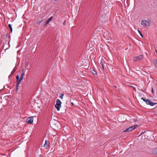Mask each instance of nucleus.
<instances>
[{
    "instance_id": "obj_1",
    "label": "nucleus",
    "mask_w": 157,
    "mask_h": 157,
    "mask_svg": "<svg viewBox=\"0 0 157 157\" xmlns=\"http://www.w3.org/2000/svg\"><path fill=\"white\" fill-rule=\"evenodd\" d=\"M141 24L144 27L150 26L151 25V22L148 19L147 20L143 19L141 21Z\"/></svg>"
},
{
    "instance_id": "obj_2",
    "label": "nucleus",
    "mask_w": 157,
    "mask_h": 157,
    "mask_svg": "<svg viewBox=\"0 0 157 157\" xmlns=\"http://www.w3.org/2000/svg\"><path fill=\"white\" fill-rule=\"evenodd\" d=\"M141 99L143 100L147 104L150 105L151 106H153L154 105L157 104V103L152 102L149 99H145V98L143 97Z\"/></svg>"
},
{
    "instance_id": "obj_3",
    "label": "nucleus",
    "mask_w": 157,
    "mask_h": 157,
    "mask_svg": "<svg viewBox=\"0 0 157 157\" xmlns=\"http://www.w3.org/2000/svg\"><path fill=\"white\" fill-rule=\"evenodd\" d=\"M62 102L59 99H57L56 101V104L55 105V107L58 111H59L61 107Z\"/></svg>"
},
{
    "instance_id": "obj_4",
    "label": "nucleus",
    "mask_w": 157,
    "mask_h": 157,
    "mask_svg": "<svg viewBox=\"0 0 157 157\" xmlns=\"http://www.w3.org/2000/svg\"><path fill=\"white\" fill-rule=\"evenodd\" d=\"M144 58L143 55H140L134 57L133 58V61L135 62L137 61L141 60H142Z\"/></svg>"
},
{
    "instance_id": "obj_5",
    "label": "nucleus",
    "mask_w": 157,
    "mask_h": 157,
    "mask_svg": "<svg viewBox=\"0 0 157 157\" xmlns=\"http://www.w3.org/2000/svg\"><path fill=\"white\" fill-rule=\"evenodd\" d=\"M137 126L138 125L137 124L132 126L129 127V128H127L125 130H124V132H126L131 131L135 129Z\"/></svg>"
},
{
    "instance_id": "obj_6",
    "label": "nucleus",
    "mask_w": 157,
    "mask_h": 157,
    "mask_svg": "<svg viewBox=\"0 0 157 157\" xmlns=\"http://www.w3.org/2000/svg\"><path fill=\"white\" fill-rule=\"evenodd\" d=\"M33 117H29L27 118L26 120L27 123L28 124H31L33 122Z\"/></svg>"
},
{
    "instance_id": "obj_7",
    "label": "nucleus",
    "mask_w": 157,
    "mask_h": 157,
    "mask_svg": "<svg viewBox=\"0 0 157 157\" xmlns=\"http://www.w3.org/2000/svg\"><path fill=\"white\" fill-rule=\"evenodd\" d=\"M25 75V72L24 71V70H22V73L20 77V78L18 82H20L21 81L23 80V76Z\"/></svg>"
},
{
    "instance_id": "obj_8",
    "label": "nucleus",
    "mask_w": 157,
    "mask_h": 157,
    "mask_svg": "<svg viewBox=\"0 0 157 157\" xmlns=\"http://www.w3.org/2000/svg\"><path fill=\"white\" fill-rule=\"evenodd\" d=\"M52 17H51L49 18L45 22V23L44 24V26H46L48 23L50 22L52 19Z\"/></svg>"
},
{
    "instance_id": "obj_9",
    "label": "nucleus",
    "mask_w": 157,
    "mask_h": 157,
    "mask_svg": "<svg viewBox=\"0 0 157 157\" xmlns=\"http://www.w3.org/2000/svg\"><path fill=\"white\" fill-rule=\"evenodd\" d=\"M49 141H48L47 140H46L45 141V143L44 145V147L46 148H47L49 147Z\"/></svg>"
},
{
    "instance_id": "obj_10",
    "label": "nucleus",
    "mask_w": 157,
    "mask_h": 157,
    "mask_svg": "<svg viewBox=\"0 0 157 157\" xmlns=\"http://www.w3.org/2000/svg\"><path fill=\"white\" fill-rule=\"evenodd\" d=\"M152 153L157 155V148H155L152 151Z\"/></svg>"
},
{
    "instance_id": "obj_11",
    "label": "nucleus",
    "mask_w": 157,
    "mask_h": 157,
    "mask_svg": "<svg viewBox=\"0 0 157 157\" xmlns=\"http://www.w3.org/2000/svg\"><path fill=\"white\" fill-rule=\"evenodd\" d=\"M100 64L101 65L103 69V70L104 71L105 70V66L103 64V63L101 61V62H100Z\"/></svg>"
},
{
    "instance_id": "obj_12",
    "label": "nucleus",
    "mask_w": 157,
    "mask_h": 157,
    "mask_svg": "<svg viewBox=\"0 0 157 157\" xmlns=\"http://www.w3.org/2000/svg\"><path fill=\"white\" fill-rule=\"evenodd\" d=\"M16 78L17 79V83H20V82H18V81H19V76L18 75H17L16 77Z\"/></svg>"
},
{
    "instance_id": "obj_13",
    "label": "nucleus",
    "mask_w": 157,
    "mask_h": 157,
    "mask_svg": "<svg viewBox=\"0 0 157 157\" xmlns=\"http://www.w3.org/2000/svg\"><path fill=\"white\" fill-rule=\"evenodd\" d=\"M8 26L10 29L11 32L12 33V32L13 29H12V27L11 25V24H9L8 25Z\"/></svg>"
},
{
    "instance_id": "obj_14",
    "label": "nucleus",
    "mask_w": 157,
    "mask_h": 157,
    "mask_svg": "<svg viewBox=\"0 0 157 157\" xmlns=\"http://www.w3.org/2000/svg\"><path fill=\"white\" fill-rule=\"evenodd\" d=\"M16 68H15V67L13 69L12 71L11 72V75H13V73L15 72L16 71Z\"/></svg>"
},
{
    "instance_id": "obj_15",
    "label": "nucleus",
    "mask_w": 157,
    "mask_h": 157,
    "mask_svg": "<svg viewBox=\"0 0 157 157\" xmlns=\"http://www.w3.org/2000/svg\"><path fill=\"white\" fill-rule=\"evenodd\" d=\"M19 83H17V85L16 86V91H17L18 89V86Z\"/></svg>"
},
{
    "instance_id": "obj_16",
    "label": "nucleus",
    "mask_w": 157,
    "mask_h": 157,
    "mask_svg": "<svg viewBox=\"0 0 157 157\" xmlns=\"http://www.w3.org/2000/svg\"><path fill=\"white\" fill-rule=\"evenodd\" d=\"M154 63L155 66L157 67V60H155L154 61Z\"/></svg>"
},
{
    "instance_id": "obj_17",
    "label": "nucleus",
    "mask_w": 157,
    "mask_h": 157,
    "mask_svg": "<svg viewBox=\"0 0 157 157\" xmlns=\"http://www.w3.org/2000/svg\"><path fill=\"white\" fill-rule=\"evenodd\" d=\"M91 72L94 75L97 74V72L93 69L91 70Z\"/></svg>"
},
{
    "instance_id": "obj_18",
    "label": "nucleus",
    "mask_w": 157,
    "mask_h": 157,
    "mask_svg": "<svg viewBox=\"0 0 157 157\" xmlns=\"http://www.w3.org/2000/svg\"><path fill=\"white\" fill-rule=\"evenodd\" d=\"M138 32H139V33H140V35L141 36L142 38H143V35L141 33L139 29L138 30Z\"/></svg>"
},
{
    "instance_id": "obj_19",
    "label": "nucleus",
    "mask_w": 157,
    "mask_h": 157,
    "mask_svg": "<svg viewBox=\"0 0 157 157\" xmlns=\"http://www.w3.org/2000/svg\"><path fill=\"white\" fill-rule=\"evenodd\" d=\"M64 95V94H61V95L59 96V97H60L61 99L63 98V96Z\"/></svg>"
},
{
    "instance_id": "obj_20",
    "label": "nucleus",
    "mask_w": 157,
    "mask_h": 157,
    "mask_svg": "<svg viewBox=\"0 0 157 157\" xmlns=\"http://www.w3.org/2000/svg\"><path fill=\"white\" fill-rule=\"evenodd\" d=\"M43 20L40 21H39L37 22V24H40L41 22H42L43 21Z\"/></svg>"
},
{
    "instance_id": "obj_21",
    "label": "nucleus",
    "mask_w": 157,
    "mask_h": 157,
    "mask_svg": "<svg viewBox=\"0 0 157 157\" xmlns=\"http://www.w3.org/2000/svg\"><path fill=\"white\" fill-rule=\"evenodd\" d=\"M12 75H11V74L10 75H9V77H8V78H9V79H10V78L11 77V76H12Z\"/></svg>"
},
{
    "instance_id": "obj_22",
    "label": "nucleus",
    "mask_w": 157,
    "mask_h": 157,
    "mask_svg": "<svg viewBox=\"0 0 157 157\" xmlns=\"http://www.w3.org/2000/svg\"><path fill=\"white\" fill-rule=\"evenodd\" d=\"M151 92L153 94L154 93L153 88H152V89Z\"/></svg>"
},
{
    "instance_id": "obj_23",
    "label": "nucleus",
    "mask_w": 157,
    "mask_h": 157,
    "mask_svg": "<svg viewBox=\"0 0 157 157\" xmlns=\"http://www.w3.org/2000/svg\"><path fill=\"white\" fill-rule=\"evenodd\" d=\"M145 132V131H144V132H142L141 134H140V136L142 135Z\"/></svg>"
},
{
    "instance_id": "obj_24",
    "label": "nucleus",
    "mask_w": 157,
    "mask_h": 157,
    "mask_svg": "<svg viewBox=\"0 0 157 157\" xmlns=\"http://www.w3.org/2000/svg\"><path fill=\"white\" fill-rule=\"evenodd\" d=\"M71 103L72 104V105H73V106H75V105H74V104L73 103V102H71Z\"/></svg>"
},
{
    "instance_id": "obj_25",
    "label": "nucleus",
    "mask_w": 157,
    "mask_h": 157,
    "mask_svg": "<svg viewBox=\"0 0 157 157\" xmlns=\"http://www.w3.org/2000/svg\"><path fill=\"white\" fill-rule=\"evenodd\" d=\"M133 90H134L135 91H136V89L135 87H133Z\"/></svg>"
},
{
    "instance_id": "obj_26",
    "label": "nucleus",
    "mask_w": 157,
    "mask_h": 157,
    "mask_svg": "<svg viewBox=\"0 0 157 157\" xmlns=\"http://www.w3.org/2000/svg\"><path fill=\"white\" fill-rule=\"evenodd\" d=\"M65 21L63 23V24L64 25H65Z\"/></svg>"
},
{
    "instance_id": "obj_27",
    "label": "nucleus",
    "mask_w": 157,
    "mask_h": 157,
    "mask_svg": "<svg viewBox=\"0 0 157 157\" xmlns=\"http://www.w3.org/2000/svg\"><path fill=\"white\" fill-rule=\"evenodd\" d=\"M130 86L131 87H132L133 88V87H134L133 86Z\"/></svg>"
},
{
    "instance_id": "obj_28",
    "label": "nucleus",
    "mask_w": 157,
    "mask_h": 157,
    "mask_svg": "<svg viewBox=\"0 0 157 157\" xmlns=\"http://www.w3.org/2000/svg\"><path fill=\"white\" fill-rule=\"evenodd\" d=\"M39 157H41V155H40Z\"/></svg>"
},
{
    "instance_id": "obj_29",
    "label": "nucleus",
    "mask_w": 157,
    "mask_h": 157,
    "mask_svg": "<svg viewBox=\"0 0 157 157\" xmlns=\"http://www.w3.org/2000/svg\"><path fill=\"white\" fill-rule=\"evenodd\" d=\"M58 0H54V1H57Z\"/></svg>"
},
{
    "instance_id": "obj_30",
    "label": "nucleus",
    "mask_w": 157,
    "mask_h": 157,
    "mask_svg": "<svg viewBox=\"0 0 157 157\" xmlns=\"http://www.w3.org/2000/svg\"><path fill=\"white\" fill-rule=\"evenodd\" d=\"M155 52L157 53V51L156 50H155Z\"/></svg>"
},
{
    "instance_id": "obj_31",
    "label": "nucleus",
    "mask_w": 157,
    "mask_h": 157,
    "mask_svg": "<svg viewBox=\"0 0 157 157\" xmlns=\"http://www.w3.org/2000/svg\"><path fill=\"white\" fill-rule=\"evenodd\" d=\"M114 87H115L116 88V86H114Z\"/></svg>"
}]
</instances>
